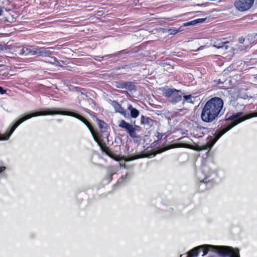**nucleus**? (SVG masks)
<instances>
[{"label": "nucleus", "instance_id": "nucleus-9", "mask_svg": "<svg viewBox=\"0 0 257 257\" xmlns=\"http://www.w3.org/2000/svg\"><path fill=\"white\" fill-rule=\"evenodd\" d=\"M109 102L113 107L115 112L120 113L126 118H130V114L116 101L109 100Z\"/></svg>", "mask_w": 257, "mask_h": 257}, {"label": "nucleus", "instance_id": "nucleus-11", "mask_svg": "<svg viewBox=\"0 0 257 257\" xmlns=\"http://www.w3.org/2000/svg\"><path fill=\"white\" fill-rule=\"evenodd\" d=\"M50 49H53V48H35L34 54L36 55H38L39 56H49L50 54H51L53 52L50 51Z\"/></svg>", "mask_w": 257, "mask_h": 257}, {"label": "nucleus", "instance_id": "nucleus-15", "mask_svg": "<svg viewBox=\"0 0 257 257\" xmlns=\"http://www.w3.org/2000/svg\"><path fill=\"white\" fill-rule=\"evenodd\" d=\"M35 49H33L32 47H25L23 46V55H28L30 54H32L33 55H35L34 54Z\"/></svg>", "mask_w": 257, "mask_h": 257}, {"label": "nucleus", "instance_id": "nucleus-7", "mask_svg": "<svg viewBox=\"0 0 257 257\" xmlns=\"http://www.w3.org/2000/svg\"><path fill=\"white\" fill-rule=\"evenodd\" d=\"M118 126L121 128H124L132 138L135 139L137 138L135 127H134L133 125L127 123L124 120H119Z\"/></svg>", "mask_w": 257, "mask_h": 257}, {"label": "nucleus", "instance_id": "nucleus-1", "mask_svg": "<svg viewBox=\"0 0 257 257\" xmlns=\"http://www.w3.org/2000/svg\"><path fill=\"white\" fill-rule=\"evenodd\" d=\"M224 102L218 97H214L205 104L202 109L201 118L205 122H212L221 116L224 113L222 110Z\"/></svg>", "mask_w": 257, "mask_h": 257}, {"label": "nucleus", "instance_id": "nucleus-8", "mask_svg": "<svg viewBox=\"0 0 257 257\" xmlns=\"http://www.w3.org/2000/svg\"><path fill=\"white\" fill-rule=\"evenodd\" d=\"M208 244H204L198 246L191 249L186 254H182L180 257H197L199 252L202 250L204 253L205 249L208 248L207 246Z\"/></svg>", "mask_w": 257, "mask_h": 257}, {"label": "nucleus", "instance_id": "nucleus-28", "mask_svg": "<svg viewBox=\"0 0 257 257\" xmlns=\"http://www.w3.org/2000/svg\"><path fill=\"white\" fill-rule=\"evenodd\" d=\"M208 257H217L216 254H214V252L212 253H210Z\"/></svg>", "mask_w": 257, "mask_h": 257}, {"label": "nucleus", "instance_id": "nucleus-29", "mask_svg": "<svg viewBox=\"0 0 257 257\" xmlns=\"http://www.w3.org/2000/svg\"><path fill=\"white\" fill-rule=\"evenodd\" d=\"M251 117H257V112H255L253 113V114Z\"/></svg>", "mask_w": 257, "mask_h": 257}, {"label": "nucleus", "instance_id": "nucleus-2", "mask_svg": "<svg viewBox=\"0 0 257 257\" xmlns=\"http://www.w3.org/2000/svg\"><path fill=\"white\" fill-rule=\"evenodd\" d=\"M242 112H239L233 114L231 116L227 118L226 119L230 120L231 121V123L227 127L222 128L216 131L214 134V136L211 137L206 143V148L211 149L217 140L225 133L240 122L250 117H245L242 116Z\"/></svg>", "mask_w": 257, "mask_h": 257}, {"label": "nucleus", "instance_id": "nucleus-12", "mask_svg": "<svg viewBox=\"0 0 257 257\" xmlns=\"http://www.w3.org/2000/svg\"><path fill=\"white\" fill-rule=\"evenodd\" d=\"M127 109L130 112V117L136 118L139 116L140 114V111L136 108H134L132 105L128 104L127 106Z\"/></svg>", "mask_w": 257, "mask_h": 257}, {"label": "nucleus", "instance_id": "nucleus-5", "mask_svg": "<svg viewBox=\"0 0 257 257\" xmlns=\"http://www.w3.org/2000/svg\"><path fill=\"white\" fill-rule=\"evenodd\" d=\"M162 91L163 95L172 104H176L182 100V93L181 90L175 88H163Z\"/></svg>", "mask_w": 257, "mask_h": 257}, {"label": "nucleus", "instance_id": "nucleus-10", "mask_svg": "<svg viewBox=\"0 0 257 257\" xmlns=\"http://www.w3.org/2000/svg\"><path fill=\"white\" fill-rule=\"evenodd\" d=\"M224 40L225 39L216 40L214 42L213 47L217 49L227 50L229 47L230 43L228 41H225Z\"/></svg>", "mask_w": 257, "mask_h": 257}, {"label": "nucleus", "instance_id": "nucleus-23", "mask_svg": "<svg viewBox=\"0 0 257 257\" xmlns=\"http://www.w3.org/2000/svg\"><path fill=\"white\" fill-rule=\"evenodd\" d=\"M205 20H206V18H200V19H195V20H194V21L195 22V24H196L198 23H203Z\"/></svg>", "mask_w": 257, "mask_h": 257}, {"label": "nucleus", "instance_id": "nucleus-17", "mask_svg": "<svg viewBox=\"0 0 257 257\" xmlns=\"http://www.w3.org/2000/svg\"><path fill=\"white\" fill-rule=\"evenodd\" d=\"M46 59L45 61L50 64H55L56 66L59 65V62L58 61L56 58L54 57H49Z\"/></svg>", "mask_w": 257, "mask_h": 257}, {"label": "nucleus", "instance_id": "nucleus-14", "mask_svg": "<svg viewBox=\"0 0 257 257\" xmlns=\"http://www.w3.org/2000/svg\"><path fill=\"white\" fill-rule=\"evenodd\" d=\"M22 49V46H14L11 49L12 53H14L16 55H23Z\"/></svg>", "mask_w": 257, "mask_h": 257}, {"label": "nucleus", "instance_id": "nucleus-13", "mask_svg": "<svg viewBox=\"0 0 257 257\" xmlns=\"http://www.w3.org/2000/svg\"><path fill=\"white\" fill-rule=\"evenodd\" d=\"M141 123V124L146 125L147 126H151L153 125V120L150 117L142 115Z\"/></svg>", "mask_w": 257, "mask_h": 257}, {"label": "nucleus", "instance_id": "nucleus-31", "mask_svg": "<svg viewBox=\"0 0 257 257\" xmlns=\"http://www.w3.org/2000/svg\"><path fill=\"white\" fill-rule=\"evenodd\" d=\"M125 177H126V178H128V177H130V174H126V175H125Z\"/></svg>", "mask_w": 257, "mask_h": 257}, {"label": "nucleus", "instance_id": "nucleus-26", "mask_svg": "<svg viewBox=\"0 0 257 257\" xmlns=\"http://www.w3.org/2000/svg\"><path fill=\"white\" fill-rule=\"evenodd\" d=\"M238 41L240 44H243V42H244V39L242 37L239 38Z\"/></svg>", "mask_w": 257, "mask_h": 257}, {"label": "nucleus", "instance_id": "nucleus-30", "mask_svg": "<svg viewBox=\"0 0 257 257\" xmlns=\"http://www.w3.org/2000/svg\"><path fill=\"white\" fill-rule=\"evenodd\" d=\"M3 12V8L0 7V16L2 15Z\"/></svg>", "mask_w": 257, "mask_h": 257}, {"label": "nucleus", "instance_id": "nucleus-22", "mask_svg": "<svg viewBox=\"0 0 257 257\" xmlns=\"http://www.w3.org/2000/svg\"><path fill=\"white\" fill-rule=\"evenodd\" d=\"M194 25H195V22L194 21V20L193 21L184 23L183 26H189Z\"/></svg>", "mask_w": 257, "mask_h": 257}, {"label": "nucleus", "instance_id": "nucleus-19", "mask_svg": "<svg viewBox=\"0 0 257 257\" xmlns=\"http://www.w3.org/2000/svg\"><path fill=\"white\" fill-rule=\"evenodd\" d=\"M184 100L189 103H193V100H192V96L191 95H184Z\"/></svg>", "mask_w": 257, "mask_h": 257}, {"label": "nucleus", "instance_id": "nucleus-25", "mask_svg": "<svg viewBox=\"0 0 257 257\" xmlns=\"http://www.w3.org/2000/svg\"><path fill=\"white\" fill-rule=\"evenodd\" d=\"M6 92V90H5L3 88L0 86V94H3Z\"/></svg>", "mask_w": 257, "mask_h": 257}, {"label": "nucleus", "instance_id": "nucleus-27", "mask_svg": "<svg viewBox=\"0 0 257 257\" xmlns=\"http://www.w3.org/2000/svg\"><path fill=\"white\" fill-rule=\"evenodd\" d=\"M134 127H135V132L136 133L137 131H139L140 130V126L138 125H135Z\"/></svg>", "mask_w": 257, "mask_h": 257}, {"label": "nucleus", "instance_id": "nucleus-3", "mask_svg": "<svg viewBox=\"0 0 257 257\" xmlns=\"http://www.w3.org/2000/svg\"><path fill=\"white\" fill-rule=\"evenodd\" d=\"M208 248L204 250L203 256L206 255L208 251H212L217 253L221 257H240L239 250L229 246L214 245L208 244Z\"/></svg>", "mask_w": 257, "mask_h": 257}, {"label": "nucleus", "instance_id": "nucleus-24", "mask_svg": "<svg viewBox=\"0 0 257 257\" xmlns=\"http://www.w3.org/2000/svg\"><path fill=\"white\" fill-rule=\"evenodd\" d=\"M6 170V167L5 166H0V174L2 173Z\"/></svg>", "mask_w": 257, "mask_h": 257}, {"label": "nucleus", "instance_id": "nucleus-32", "mask_svg": "<svg viewBox=\"0 0 257 257\" xmlns=\"http://www.w3.org/2000/svg\"><path fill=\"white\" fill-rule=\"evenodd\" d=\"M75 89L77 90L78 88L77 87H75Z\"/></svg>", "mask_w": 257, "mask_h": 257}, {"label": "nucleus", "instance_id": "nucleus-20", "mask_svg": "<svg viewBox=\"0 0 257 257\" xmlns=\"http://www.w3.org/2000/svg\"><path fill=\"white\" fill-rule=\"evenodd\" d=\"M98 125L100 129H103L105 127L104 125H105V123L103 121L98 119Z\"/></svg>", "mask_w": 257, "mask_h": 257}, {"label": "nucleus", "instance_id": "nucleus-21", "mask_svg": "<svg viewBox=\"0 0 257 257\" xmlns=\"http://www.w3.org/2000/svg\"><path fill=\"white\" fill-rule=\"evenodd\" d=\"M138 158L137 157H132V156H128V157H126L125 159H124V160L126 162H128V161H132V160H135V159H138Z\"/></svg>", "mask_w": 257, "mask_h": 257}, {"label": "nucleus", "instance_id": "nucleus-4", "mask_svg": "<svg viewBox=\"0 0 257 257\" xmlns=\"http://www.w3.org/2000/svg\"><path fill=\"white\" fill-rule=\"evenodd\" d=\"M197 174L201 182L207 184H212L217 177V174L214 171L211 170L209 167L206 166H203L202 172H198Z\"/></svg>", "mask_w": 257, "mask_h": 257}, {"label": "nucleus", "instance_id": "nucleus-6", "mask_svg": "<svg viewBox=\"0 0 257 257\" xmlns=\"http://www.w3.org/2000/svg\"><path fill=\"white\" fill-rule=\"evenodd\" d=\"M254 1V0H235L234 6L239 11L244 12L250 9Z\"/></svg>", "mask_w": 257, "mask_h": 257}, {"label": "nucleus", "instance_id": "nucleus-16", "mask_svg": "<svg viewBox=\"0 0 257 257\" xmlns=\"http://www.w3.org/2000/svg\"><path fill=\"white\" fill-rule=\"evenodd\" d=\"M130 84L129 82H116L115 83V86L118 88L127 89Z\"/></svg>", "mask_w": 257, "mask_h": 257}, {"label": "nucleus", "instance_id": "nucleus-18", "mask_svg": "<svg viewBox=\"0 0 257 257\" xmlns=\"http://www.w3.org/2000/svg\"><path fill=\"white\" fill-rule=\"evenodd\" d=\"M183 31L182 27H180L178 29H175L174 28H171L169 29L166 30L165 32H168L170 34L174 35L177 33L179 32H181Z\"/></svg>", "mask_w": 257, "mask_h": 257}]
</instances>
